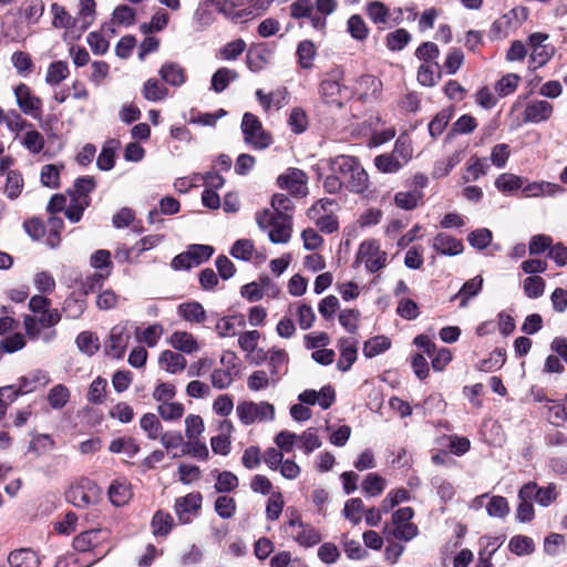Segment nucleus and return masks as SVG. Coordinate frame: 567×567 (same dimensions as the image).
<instances>
[{
    "label": "nucleus",
    "instance_id": "1",
    "mask_svg": "<svg viewBox=\"0 0 567 567\" xmlns=\"http://www.w3.org/2000/svg\"><path fill=\"white\" fill-rule=\"evenodd\" d=\"M50 13L52 28L64 30V39H80L95 20L96 3L94 0H79L76 16H72L64 6L53 2L50 4Z\"/></svg>",
    "mask_w": 567,
    "mask_h": 567
},
{
    "label": "nucleus",
    "instance_id": "2",
    "mask_svg": "<svg viewBox=\"0 0 567 567\" xmlns=\"http://www.w3.org/2000/svg\"><path fill=\"white\" fill-rule=\"evenodd\" d=\"M330 171L339 174L344 187L355 194L369 188V175L360 161L350 155H338L330 159Z\"/></svg>",
    "mask_w": 567,
    "mask_h": 567
},
{
    "label": "nucleus",
    "instance_id": "3",
    "mask_svg": "<svg viewBox=\"0 0 567 567\" xmlns=\"http://www.w3.org/2000/svg\"><path fill=\"white\" fill-rule=\"evenodd\" d=\"M38 315V317H24L25 333L31 340H42L49 343L56 337V331L50 328L60 322L61 313L58 309H50Z\"/></svg>",
    "mask_w": 567,
    "mask_h": 567
},
{
    "label": "nucleus",
    "instance_id": "4",
    "mask_svg": "<svg viewBox=\"0 0 567 567\" xmlns=\"http://www.w3.org/2000/svg\"><path fill=\"white\" fill-rule=\"evenodd\" d=\"M343 80L344 73L341 69H333L324 74L318 89L323 104L329 107H343L348 91Z\"/></svg>",
    "mask_w": 567,
    "mask_h": 567
},
{
    "label": "nucleus",
    "instance_id": "5",
    "mask_svg": "<svg viewBox=\"0 0 567 567\" xmlns=\"http://www.w3.org/2000/svg\"><path fill=\"white\" fill-rule=\"evenodd\" d=\"M414 511L412 507H402L395 511L391 517V525L384 526L383 534L388 542L395 538L410 542L419 534L417 526L412 523Z\"/></svg>",
    "mask_w": 567,
    "mask_h": 567
},
{
    "label": "nucleus",
    "instance_id": "6",
    "mask_svg": "<svg viewBox=\"0 0 567 567\" xmlns=\"http://www.w3.org/2000/svg\"><path fill=\"white\" fill-rule=\"evenodd\" d=\"M257 223L261 229H269L268 236L274 244H286L291 237V216L289 214H275L266 209L257 215Z\"/></svg>",
    "mask_w": 567,
    "mask_h": 567
},
{
    "label": "nucleus",
    "instance_id": "7",
    "mask_svg": "<svg viewBox=\"0 0 567 567\" xmlns=\"http://www.w3.org/2000/svg\"><path fill=\"white\" fill-rule=\"evenodd\" d=\"M236 413L244 425H250L255 422L272 421L275 417V408L272 404L265 401H243L237 404Z\"/></svg>",
    "mask_w": 567,
    "mask_h": 567
},
{
    "label": "nucleus",
    "instance_id": "8",
    "mask_svg": "<svg viewBox=\"0 0 567 567\" xmlns=\"http://www.w3.org/2000/svg\"><path fill=\"white\" fill-rule=\"evenodd\" d=\"M241 131L245 142L255 150L270 146L272 137L262 128L261 122L251 113H245L241 121Z\"/></svg>",
    "mask_w": 567,
    "mask_h": 567
},
{
    "label": "nucleus",
    "instance_id": "9",
    "mask_svg": "<svg viewBox=\"0 0 567 567\" xmlns=\"http://www.w3.org/2000/svg\"><path fill=\"white\" fill-rule=\"evenodd\" d=\"M355 264H363L369 272H377L386 265V252L381 249L379 241L368 239L360 244Z\"/></svg>",
    "mask_w": 567,
    "mask_h": 567
},
{
    "label": "nucleus",
    "instance_id": "10",
    "mask_svg": "<svg viewBox=\"0 0 567 567\" xmlns=\"http://www.w3.org/2000/svg\"><path fill=\"white\" fill-rule=\"evenodd\" d=\"M97 486L89 478H82L66 492V499L75 507L85 508L96 502Z\"/></svg>",
    "mask_w": 567,
    "mask_h": 567
},
{
    "label": "nucleus",
    "instance_id": "11",
    "mask_svg": "<svg viewBox=\"0 0 567 567\" xmlns=\"http://www.w3.org/2000/svg\"><path fill=\"white\" fill-rule=\"evenodd\" d=\"M548 34L544 32H534L528 37L530 52V63L534 69L544 66L555 54V48L547 44Z\"/></svg>",
    "mask_w": 567,
    "mask_h": 567
},
{
    "label": "nucleus",
    "instance_id": "12",
    "mask_svg": "<svg viewBox=\"0 0 567 567\" xmlns=\"http://www.w3.org/2000/svg\"><path fill=\"white\" fill-rule=\"evenodd\" d=\"M131 339V330L127 322L114 326L105 342V352L115 359L123 358Z\"/></svg>",
    "mask_w": 567,
    "mask_h": 567
},
{
    "label": "nucleus",
    "instance_id": "13",
    "mask_svg": "<svg viewBox=\"0 0 567 567\" xmlns=\"http://www.w3.org/2000/svg\"><path fill=\"white\" fill-rule=\"evenodd\" d=\"M17 104L22 113L34 118H40L42 113V100L34 95L31 89L24 84H18L13 90Z\"/></svg>",
    "mask_w": 567,
    "mask_h": 567
},
{
    "label": "nucleus",
    "instance_id": "14",
    "mask_svg": "<svg viewBox=\"0 0 567 567\" xmlns=\"http://www.w3.org/2000/svg\"><path fill=\"white\" fill-rule=\"evenodd\" d=\"M398 17L393 18L391 9L382 1L373 0L367 3L365 13L368 18L379 28L392 27L400 22L401 9H398Z\"/></svg>",
    "mask_w": 567,
    "mask_h": 567
},
{
    "label": "nucleus",
    "instance_id": "15",
    "mask_svg": "<svg viewBox=\"0 0 567 567\" xmlns=\"http://www.w3.org/2000/svg\"><path fill=\"white\" fill-rule=\"evenodd\" d=\"M277 183L280 188L296 197H305L308 193L307 175L298 168H289L278 177Z\"/></svg>",
    "mask_w": 567,
    "mask_h": 567
},
{
    "label": "nucleus",
    "instance_id": "16",
    "mask_svg": "<svg viewBox=\"0 0 567 567\" xmlns=\"http://www.w3.org/2000/svg\"><path fill=\"white\" fill-rule=\"evenodd\" d=\"M290 17L293 19H309L313 29L324 33L327 20L321 19L320 14H315V6L311 0H296L289 6Z\"/></svg>",
    "mask_w": 567,
    "mask_h": 567
},
{
    "label": "nucleus",
    "instance_id": "17",
    "mask_svg": "<svg viewBox=\"0 0 567 567\" xmlns=\"http://www.w3.org/2000/svg\"><path fill=\"white\" fill-rule=\"evenodd\" d=\"M285 530L299 545L305 547L315 546L321 539L319 533L313 527L305 525L297 519L289 520Z\"/></svg>",
    "mask_w": 567,
    "mask_h": 567
},
{
    "label": "nucleus",
    "instance_id": "18",
    "mask_svg": "<svg viewBox=\"0 0 567 567\" xmlns=\"http://www.w3.org/2000/svg\"><path fill=\"white\" fill-rule=\"evenodd\" d=\"M236 354L234 352H226L221 357V363L227 365L226 369H215L212 372L210 381L214 388L223 390L227 389L234 381L231 369L236 367Z\"/></svg>",
    "mask_w": 567,
    "mask_h": 567
},
{
    "label": "nucleus",
    "instance_id": "19",
    "mask_svg": "<svg viewBox=\"0 0 567 567\" xmlns=\"http://www.w3.org/2000/svg\"><path fill=\"white\" fill-rule=\"evenodd\" d=\"M554 106L545 100H534L526 104L523 120L526 123H542L551 117Z\"/></svg>",
    "mask_w": 567,
    "mask_h": 567
},
{
    "label": "nucleus",
    "instance_id": "20",
    "mask_svg": "<svg viewBox=\"0 0 567 567\" xmlns=\"http://www.w3.org/2000/svg\"><path fill=\"white\" fill-rule=\"evenodd\" d=\"M202 499L200 493L197 492L176 499L175 512L181 523L186 524L189 522L190 515L200 508Z\"/></svg>",
    "mask_w": 567,
    "mask_h": 567
},
{
    "label": "nucleus",
    "instance_id": "21",
    "mask_svg": "<svg viewBox=\"0 0 567 567\" xmlns=\"http://www.w3.org/2000/svg\"><path fill=\"white\" fill-rule=\"evenodd\" d=\"M340 357L337 367L340 371H348L358 358L357 342L351 338H341L338 340Z\"/></svg>",
    "mask_w": 567,
    "mask_h": 567
},
{
    "label": "nucleus",
    "instance_id": "22",
    "mask_svg": "<svg viewBox=\"0 0 567 567\" xmlns=\"http://www.w3.org/2000/svg\"><path fill=\"white\" fill-rule=\"evenodd\" d=\"M432 247L441 255L455 256L463 251V243L445 233H439L434 239Z\"/></svg>",
    "mask_w": 567,
    "mask_h": 567
},
{
    "label": "nucleus",
    "instance_id": "23",
    "mask_svg": "<svg viewBox=\"0 0 567 567\" xmlns=\"http://www.w3.org/2000/svg\"><path fill=\"white\" fill-rule=\"evenodd\" d=\"M564 190L560 185L546 181L532 182L523 188L526 197H555L563 194Z\"/></svg>",
    "mask_w": 567,
    "mask_h": 567
},
{
    "label": "nucleus",
    "instance_id": "24",
    "mask_svg": "<svg viewBox=\"0 0 567 567\" xmlns=\"http://www.w3.org/2000/svg\"><path fill=\"white\" fill-rule=\"evenodd\" d=\"M49 374L44 371L37 370L21 378L19 381V386L18 389H14V392H17V396L19 394H27L45 386L49 384Z\"/></svg>",
    "mask_w": 567,
    "mask_h": 567
},
{
    "label": "nucleus",
    "instance_id": "25",
    "mask_svg": "<svg viewBox=\"0 0 567 567\" xmlns=\"http://www.w3.org/2000/svg\"><path fill=\"white\" fill-rule=\"evenodd\" d=\"M158 364L167 373L176 374L185 370L187 361L179 352L164 350L158 357Z\"/></svg>",
    "mask_w": 567,
    "mask_h": 567
},
{
    "label": "nucleus",
    "instance_id": "26",
    "mask_svg": "<svg viewBox=\"0 0 567 567\" xmlns=\"http://www.w3.org/2000/svg\"><path fill=\"white\" fill-rule=\"evenodd\" d=\"M168 343L177 351L186 354L195 353L199 350L196 338L187 331H175L168 339Z\"/></svg>",
    "mask_w": 567,
    "mask_h": 567
},
{
    "label": "nucleus",
    "instance_id": "27",
    "mask_svg": "<svg viewBox=\"0 0 567 567\" xmlns=\"http://www.w3.org/2000/svg\"><path fill=\"white\" fill-rule=\"evenodd\" d=\"M158 73L164 82L173 86L183 85L187 79L186 70L177 62H165Z\"/></svg>",
    "mask_w": 567,
    "mask_h": 567
},
{
    "label": "nucleus",
    "instance_id": "28",
    "mask_svg": "<svg viewBox=\"0 0 567 567\" xmlns=\"http://www.w3.org/2000/svg\"><path fill=\"white\" fill-rule=\"evenodd\" d=\"M106 534L107 532L102 529L86 530L73 539V547L78 551H89L97 546Z\"/></svg>",
    "mask_w": 567,
    "mask_h": 567
},
{
    "label": "nucleus",
    "instance_id": "29",
    "mask_svg": "<svg viewBox=\"0 0 567 567\" xmlns=\"http://www.w3.org/2000/svg\"><path fill=\"white\" fill-rule=\"evenodd\" d=\"M289 315L297 318L298 324L302 330H308L313 326L316 313L310 305L296 302L289 306Z\"/></svg>",
    "mask_w": 567,
    "mask_h": 567
},
{
    "label": "nucleus",
    "instance_id": "30",
    "mask_svg": "<svg viewBox=\"0 0 567 567\" xmlns=\"http://www.w3.org/2000/svg\"><path fill=\"white\" fill-rule=\"evenodd\" d=\"M109 498L115 506H123L132 497L130 484L125 480H115L109 487Z\"/></svg>",
    "mask_w": 567,
    "mask_h": 567
},
{
    "label": "nucleus",
    "instance_id": "31",
    "mask_svg": "<svg viewBox=\"0 0 567 567\" xmlns=\"http://www.w3.org/2000/svg\"><path fill=\"white\" fill-rule=\"evenodd\" d=\"M245 326L246 321L243 316H227L217 321L215 330L220 338H228L236 336L237 327L244 328Z\"/></svg>",
    "mask_w": 567,
    "mask_h": 567
},
{
    "label": "nucleus",
    "instance_id": "32",
    "mask_svg": "<svg viewBox=\"0 0 567 567\" xmlns=\"http://www.w3.org/2000/svg\"><path fill=\"white\" fill-rule=\"evenodd\" d=\"M8 563L11 567H37L39 560L33 550L21 548L9 554Z\"/></svg>",
    "mask_w": 567,
    "mask_h": 567
},
{
    "label": "nucleus",
    "instance_id": "33",
    "mask_svg": "<svg viewBox=\"0 0 567 567\" xmlns=\"http://www.w3.org/2000/svg\"><path fill=\"white\" fill-rule=\"evenodd\" d=\"M256 96L265 111L270 110L272 106L280 109L286 104L287 90L278 89L269 94H265L262 90H257Z\"/></svg>",
    "mask_w": 567,
    "mask_h": 567
},
{
    "label": "nucleus",
    "instance_id": "34",
    "mask_svg": "<svg viewBox=\"0 0 567 567\" xmlns=\"http://www.w3.org/2000/svg\"><path fill=\"white\" fill-rule=\"evenodd\" d=\"M483 287V278L476 276L462 286L460 291L455 295V299H460V307L464 308L467 306L468 300L480 293Z\"/></svg>",
    "mask_w": 567,
    "mask_h": 567
},
{
    "label": "nucleus",
    "instance_id": "35",
    "mask_svg": "<svg viewBox=\"0 0 567 567\" xmlns=\"http://www.w3.org/2000/svg\"><path fill=\"white\" fill-rule=\"evenodd\" d=\"M441 79L439 63H422L417 70V81L423 86H434Z\"/></svg>",
    "mask_w": 567,
    "mask_h": 567
},
{
    "label": "nucleus",
    "instance_id": "36",
    "mask_svg": "<svg viewBox=\"0 0 567 567\" xmlns=\"http://www.w3.org/2000/svg\"><path fill=\"white\" fill-rule=\"evenodd\" d=\"M179 316L189 322L202 323L206 319V311L204 307L197 302H185L178 306Z\"/></svg>",
    "mask_w": 567,
    "mask_h": 567
},
{
    "label": "nucleus",
    "instance_id": "37",
    "mask_svg": "<svg viewBox=\"0 0 567 567\" xmlns=\"http://www.w3.org/2000/svg\"><path fill=\"white\" fill-rule=\"evenodd\" d=\"M120 142L116 140H109L104 143L102 151L96 159V165L102 171H110L115 164V151Z\"/></svg>",
    "mask_w": 567,
    "mask_h": 567
},
{
    "label": "nucleus",
    "instance_id": "38",
    "mask_svg": "<svg viewBox=\"0 0 567 567\" xmlns=\"http://www.w3.org/2000/svg\"><path fill=\"white\" fill-rule=\"evenodd\" d=\"M109 451L116 454L122 453L132 458L140 452V446L133 437L125 436L113 440L110 443Z\"/></svg>",
    "mask_w": 567,
    "mask_h": 567
},
{
    "label": "nucleus",
    "instance_id": "39",
    "mask_svg": "<svg viewBox=\"0 0 567 567\" xmlns=\"http://www.w3.org/2000/svg\"><path fill=\"white\" fill-rule=\"evenodd\" d=\"M270 51L264 47L250 49L247 53V65L252 72L262 70L269 62Z\"/></svg>",
    "mask_w": 567,
    "mask_h": 567
},
{
    "label": "nucleus",
    "instance_id": "40",
    "mask_svg": "<svg viewBox=\"0 0 567 567\" xmlns=\"http://www.w3.org/2000/svg\"><path fill=\"white\" fill-rule=\"evenodd\" d=\"M288 363V354L285 350H275L271 349L269 351L268 365L270 369L272 383H277L279 380V374L282 369Z\"/></svg>",
    "mask_w": 567,
    "mask_h": 567
},
{
    "label": "nucleus",
    "instance_id": "41",
    "mask_svg": "<svg viewBox=\"0 0 567 567\" xmlns=\"http://www.w3.org/2000/svg\"><path fill=\"white\" fill-rule=\"evenodd\" d=\"M488 164L485 158L472 157L462 176L464 183L477 181L481 176L485 175L488 171Z\"/></svg>",
    "mask_w": 567,
    "mask_h": 567
},
{
    "label": "nucleus",
    "instance_id": "42",
    "mask_svg": "<svg viewBox=\"0 0 567 567\" xmlns=\"http://www.w3.org/2000/svg\"><path fill=\"white\" fill-rule=\"evenodd\" d=\"M164 328L159 323H154L141 330L136 328L135 334L138 342L145 343L147 347H155L163 336Z\"/></svg>",
    "mask_w": 567,
    "mask_h": 567
},
{
    "label": "nucleus",
    "instance_id": "43",
    "mask_svg": "<svg viewBox=\"0 0 567 567\" xmlns=\"http://www.w3.org/2000/svg\"><path fill=\"white\" fill-rule=\"evenodd\" d=\"M45 10L43 0H25L21 6L23 18L29 23H38Z\"/></svg>",
    "mask_w": 567,
    "mask_h": 567
},
{
    "label": "nucleus",
    "instance_id": "44",
    "mask_svg": "<svg viewBox=\"0 0 567 567\" xmlns=\"http://www.w3.org/2000/svg\"><path fill=\"white\" fill-rule=\"evenodd\" d=\"M462 161V152H454L453 154L437 161L433 168V177L441 178L450 174V172Z\"/></svg>",
    "mask_w": 567,
    "mask_h": 567
},
{
    "label": "nucleus",
    "instance_id": "45",
    "mask_svg": "<svg viewBox=\"0 0 567 567\" xmlns=\"http://www.w3.org/2000/svg\"><path fill=\"white\" fill-rule=\"evenodd\" d=\"M317 54V48L310 40H303L298 44L297 56L298 63L302 69H310Z\"/></svg>",
    "mask_w": 567,
    "mask_h": 567
},
{
    "label": "nucleus",
    "instance_id": "46",
    "mask_svg": "<svg viewBox=\"0 0 567 567\" xmlns=\"http://www.w3.org/2000/svg\"><path fill=\"white\" fill-rule=\"evenodd\" d=\"M238 78V73L235 70L228 68L218 69L212 78V90L217 93L223 92L230 82Z\"/></svg>",
    "mask_w": 567,
    "mask_h": 567
},
{
    "label": "nucleus",
    "instance_id": "47",
    "mask_svg": "<svg viewBox=\"0 0 567 567\" xmlns=\"http://www.w3.org/2000/svg\"><path fill=\"white\" fill-rule=\"evenodd\" d=\"M374 165L379 172L385 174L396 173L403 167V163H401V161L398 159L395 154L392 153H384L378 155L374 158Z\"/></svg>",
    "mask_w": 567,
    "mask_h": 567
},
{
    "label": "nucleus",
    "instance_id": "48",
    "mask_svg": "<svg viewBox=\"0 0 567 567\" xmlns=\"http://www.w3.org/2000/svg\"><path fill=\"white\" fill-rule=\"evenodd\" d=\"M44 136L33 126L21 137V144L32 154H39L44 147Z\"/></svg>",
    "mask_w": 567,
    "mask_h": 567
},
{
    "label": "nucleus",
    "instance_id": "49",
    "mask_svg": "<svg viewBox=\"0 0 567 567\" xmlns=\"http://www.w3.org/2000/svg\"><path fill=\"white\" fill-rule=\"evenodd\" d=\"M391 347V341L385 336H377L370 338L364 342L363 354L367 358H373L380 353H383Z\"/></svg>",
    "mask_w": 567,
    "mask_h": 567
},
{
    "label": "nucleus",
    "instance_id": "50",
    "mask_svg": "<svg viewBox=\"0 0 567 567\" xmlns=\"http://www.w3.org/2000/svg\"><path fill=\"white\" fill-rule=\"evenodd\" d=\"M423 197V193L417 189L409 192H399L394 196V203L399 208L412 210L417 207Z\"/></svg>",
    "mask_w": 567,
    "mask_h": 567
},
{
    "label": "nucleus",
    "instance_id": "51",
    "mask_svg": "<svg viewBox=\"0 0 567 567\" xmlns=\"http://www.w3.org/2000/svg\"><path fill=\"white\" fill-rule=\"evenodd\" d=\"M523 184V178L512 173H503L495 181V187L502 193L515 192L522 188Z\"/></svg>",
    "mask_w": 567,
    "mask_h": 567
},
{
    "label": "nucleus",
    "instance_id": "52",
    "mask_svg": "<svg viewBox=\"0 0 567 567\" xmlns=\"http://www.w3.org/2000/svg\"><path fill=\"white\" fill-rule=\"evenodd\" d=\"M79 350L87 355H93L100 349V340L91 331H83L76 337Z\"/></svg>",
    "mask_w": 567,
    "mask_h": 567
},
{
    "label": "nucleus",
    "instance_id": "53",
    "mask_svg": "<svg viewBox=\"0 0 567 567\" xmlns=\"http://www.w3.org/2000/svg\"><path fill=\"white\" fill-rule=\"evenodd\" d=\"M385 480L375 473H370L362 482L361 488L370 497L380 495L385 488Z\"/></svg>",
    "mask_w": 567,
    "mask_h": 567
},
{
    "label": "nucleus",
    "instance_id": "54",
    "mask_svg": "<svg viewBox=\"0 0 567 567\" xmlns=\"http://www.w3.org/2000/svg\"><path fill=\"white\" fill-rule=\"evenodd\" d=\"M142 93L147 101L156 102L164 100L168 94V90L156 79H148L144 83Z\"/></svg>",
    "mask_w": 567,
    "mask_h": 567
},
{
    "label": "nucleus",
    "instance_id": "55",
    "mask_svg": "<svg viewBox=\"0 0 567 567\" xmlns=\"http://www.w3.org/2000/svg\"><path fill=\"white\" fill-rule=\"evenodd\" d=\"M70 74L66 62L56 61L52 62L47 71L45 82L50 85H56L65 80Z\"/></svg>",
    "mask_w": 567,
    "mask_h": 567
},
{
    "label": "nucleus",
    "instance_id": "56",
    "mask_svg": "<svg viewBox=\"0 0 567 567\" xmlns=\"http://www.w3.org/2000/svg\"><path fill=\"white\" fill-rule=\"evenodd\" d=\"M347 30L350 35L358 41H363L369 35V28L362 17L359 14H352L348 19Z\"/></svg>",
    "mask_w": 567,
    "mask_h": 567
},
{
    "label": "nucleus",
    "instance_id": "57",
    "mask_svg": "<svg viewBox=\"0 0 567 567\" xmlns=\"http://www.w3.org/2000/svg\"><path fill=\"white\" fill-rule=\"evenodd\" d=\"M363 512L364 504L361 498H350L344 504L343 515L354 525H358L361 522Z\"/></svg>",
    "mask_w": 567,
    "mask_h": 567
},
{
    "label": "nucleus",
    "instance_id": "58",
    "mask_svg": "<svg viewBox=\"0 0 567 567\" xmlns=\"http://www.w3.org/2000/svg\"><path fill=\"white\" fill-rule=\"evenodd\" d=\"M86 309V302L83 299H78L74 297H69L65 299L62 312L64 313L65 318L71 320H76L81 318V316L84 313Z\"/></svg>",
    "mask_w": 567,
    "mask_h": 567
},
{
    "label": "nucleus",
    "instance_id": "59",
    "mask_svg": "<svg viewBox=\"0 0 567 567\" xmlns=\"http://www.w3.org/2000/svg\"><path fill=\"white\" fill-rule=\"evenodd\" d=\"M173 526V517L168 513L158 511L154 514L152 519L153 533L157 536L167 535Z\"/></svg>",
    "mask_w": 567,
    "mask_h": 567
},
{
    "label": "nucleus",
    "instance_id": "60",
    "mask_svg": "<svg viewBox=\"0 0 567 567\" xmlns=\"http://www.w3.org/2000/svg\"><path fill=\"white\" fill-rule=\"evenodd\" d=\"M359 86L363 91L362 99H368L369 96L378 97L381 92L382 83L374 75L367 74L360 78Z\"/></svg>",
    "mask_w": 567,
    "mask_h": 567
},
{
    "label": "nucleus",
    "instance_id": "61",
    "mask_svg": "<svg viewBox=\"0 0 567 567\" xmlns=\"http://www.w3.org/2000/svg\"><path fill=\"white\" fill-rule=\"evenodd\" d=\"M246 47L244 40H234L219 49L218 56L225 61H234L246 50Z\"/></svg>",
    "mask_w": 567,
    "mask_h": 567
},
{
    "label": "nucleus",
    "instance_id": "62",
    "mask_svg": "<svg viewBox=\"0 0 567 567\" xmlns=\"http://www.w3.org/2000/svg\"><path fill=\"white\" fill-rule=\"evenodd\" d=\"M159 416L165 421H175L183 416L184 405L179 402H164L157 408Z\"/></svg>",
    "mask_w": 567,
    "mask_h": 567
},
{
    "label": "nucleus",
    "instance_id": "63",
    "mask_svg": "<svg viewBox=\"0 0 567 567\" xmlns=\"http://www.w3.org/2000/svg\"><path fill=\"white\" fill-rule=\"evenodd\" d=\"M520 76L515 73H508L502 76L495 84V91L501 96H507L512 94L518 86Z\"/></svg>",
    "mask_w": 567,
    "mask_h": 567
},
{
    "label": "nucleus",
    "instance_id": "64",
    "mask_svg": "<svg viewBox=\"0 0 567 567\" xmlns=\"http://www.w3.org/2000/svg\"><path fill=\"white\" fill-rule=\"evenodd\" d=\"M70 399V391L63 384L53 386L48 395V401L53 409H62Z\"/></svg>",
    "mask_w": 567,
    "mask_h": 567
}]
</instances>
